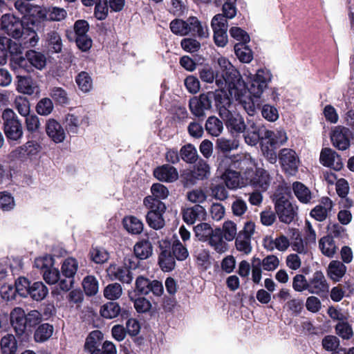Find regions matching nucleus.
<instances>
[{"label": "nucleus", "instance_id": "1", "mask_svg": "<svg viewBox=\"0 0 354 354\" xmlns=\"http://www.w3.org/2000/svg\"><path fill=\"white\" fill-rule=\"evenodd\" d=\"M221 71L216 75V84L218 88L227 90L231 96L239 97L245 88V84L239 72L224 57L217 60Z\"/></svg>", "mask_w": 354, "mask_h": 354}, {"label": "nucleus", "instance_id": "2", "mask_svg": "<svg viewBox=\"0 0 354 354\" xmlns=\"http://www.w3.org/2000/svg\"><path fill=\"white\" fill-rule=\"evenodd\" d=\"M286 132L283 129L269 130L266 128L264 141L261 143V151L270 162L277 160L275 149L285 145L288 141Z\"/></svg>", "mask_w": 354, "mask_h": 354}, {"label": "nucleus", "instance_id": "3", "mask_svg": "<svg viewBox=\"0 0 354 354\" xmlns=\"http://www.w3.org/2000/svg\"><path fill=\"white\" fill-rule=\"evenodd\" d=\"M222 118L226 128L230 133H241L245 130V124L243 118L234 110L230 98L229 104L223 106L218 113Z\"/></svg>", "mask_w": 354, "mask_h": 354}, {"label": "nucleus", "instance_id": "4", "mask_svg": "<svg viewBox=\"0 0 354 354\" xmlns=\"http://www.w3.org/2000/svg\"><path fill=\"white\" fill-rule=\"evenodd\" d=\"M232 162V157L223 156L220 158L218 169L222 172L221 178L225 185L229 189H234L244 186L246 183L241 178L240 173L234 170Z\"/></svg>", "mask_w": 354, "mask_h": 354}, {"label": "nucleus", "instance_id": "5", "mask_svg": "<svg viewBox=\"0 0 354 354\" xmlns=\"http://www.w3.org/2000/svg\"><path fill=\"white\" fill-rule=\"evenodd\" d=\"M3 130L8 140L17 141L23 136V128L16 113L10 109H6L2 113Z\"/></svg>", "mask_w": 354, "mask_h": 354}, {"label": "nucleus", "instance_id": "6", "mask_svg": "<svg viewBox=\"0 0 354 354\" xmlns=\"http://www.w3.org/2000/svg\"><path fill=\"white\" fill-rule=\"evenodd\" d=\"M24 34L21 21L11 14L3 15L0 19V35L19 39Z\"/></svg>", "mask_w": 354, "mask_h": 354}, {"label": "nucleus", "instance_id": "7", "mask_svg": "<svg viewBox=\"0 0 354 354\" xmlns=\"http://www.w3.org/2000/svg\"><path fill=\"white\" fill-rule=\"evenodd\" d=\"M272 77L270 71L267 68L257 70L255 75L250 74V82L248 87L250 93L254 97H260L267 88Z\"/></svg>", "mask_w": 354, "mask_h": 354}, {"label": "nucleus", "instance_id": "8", "mask_svg": "<svg viewBox=\"0 0 354 354\" xmlns=\"http://www.w3.org/2000/svg\"><path fill=\"white\" fill-rule=\"evenodd\" d=\"M229 99L230 97L226 93V89L218 88L215 91L201 94L199 97L196 98V100L200 102L203 109L208 110L212 107V100H214L216 109L219 113L223 106L229 104Z\"/></svg>", "mask_w": 354, "mask_h": 354}, {"label": "nucleus", "instance_id": "9", "mask_svg": "<svg viewBox=\"0 0 354 354\" xmlns=\"http://www.w3.org/2000/svg\"><path fill=\"white\" fill-rule=\"evenodd\" d=\"M278 156L282 170L288 175H295L300 165L299 157L296 151L292 149L283 148L279 151Z\"/></svg>", "mask_w": 354, "mask_h": 354}, {"label": "nucleus", "instance_id": "10", "mask_svg": "<svg viewBox=\"0 0 354 354\" xmlns=\"http://www.w3.org/2000/svg\"><path fill=\"white\" fill-rule=\"evenodd\" d=\"M255 231L254 223L247 221L235 239V246L238 251L245 254H248L252 252L251 238Z\"/></svg>", "mask_w": 354, "mask_h": 354}, {"label": "nucleus", "instance_id": "11", "mask_svg": "<svg viewBox=\"0 0 354 354\" xmlns=\"http://www.w3.org/2000/svg\"><path fill=\"white\" fill-rule=\"evenodd\" d=\"M211 26L214 32V41L218 47H224L228 41L227 20L221 14L216 15L212 19Z\"/></svg>", "mask_w": 354, "mask_h": 354}, {"label": "nucleus", "instance_id": "12", "mask_svg": "<svg viewBox=\"0 0 354 354\" xmlns=\"http://www.w3.org/2000/svg\"><path fill=\"white\" fill-rule=\"evenodd\" d=\"M274 208L280 221L285 223H291L297 215V207L284 196L277 198Z\"/></svg>", "mask_w": 354, "mask_h": 354}, {"label": "nucleus", "instance_id": "13", "mask_svg": "<svg viewBox=\"0 0 354 354\" xmlns=\"http://www.w3.org/2000/svg\"><path fill=\"white\" fill-rule=\"evenodd\" d=\"M161 250L158 258V264L164 272H170L176 266L175 258L171 254V242L168 239L158 241Z\"/></svg>", "mask_w": 354, "mask_h": 354}, {"label": "nucleus", "instance_id": "14", "mask_svg": "<svg viewBox=\"0 0 354 354\" xmlns=\"http://www.w3.org/2000/svg\"><path fill=\"white\" fill-rule=\"evenodd\" d=\"M266 131V127L261 124H257L254 122H249V126L243 132V137L245 143L250 146H255L260 142L261 146L262 141H264V137Z\"/></svg>", "mask_w": 354, "mask_h": 354}, {"label": "nucleus", "instance_id": "15", "mask_svg": "<svg viewBox=\"0 0 354 354\" xmlns=\"http://www.w3.org/2000/svg\"><path fill=\"white\" fill-rule=\"evenodd\" d=\"M28 63H30L37 69L42 70L46 65V57L41 53L30 50L26 53V58L20 57L17 62L19 68L30 71Z\"/></svg>", "mask_w": 354, "mask_h": 354}, {"label": "nucleus", "instance_id": "16", "mask_svg": "<svg viewBox=\"0 0 354 354\" xmlns=\"http://www.w3.org/2000/svg\"><path fill=\"white\" fill-rule=\"evenodd\" d=\"M88 116L82 112L68 113L64 120V125L68 133L77 134L80 127L88 126Z\"/></svg>", "mask_w": 354, "mask_h": 354}, {"label": "nucleus", "instance_id": "17", "mask_svg": "<svg viewBox=\"0 0 354 354\" xmlns=\"http://www.w3.org/2000/svg\"><path fill=\"white\" fill-rule=\"evenodd\" d=\"M186 35H192L199 39L207 38L209 29L205 23L198 20L196 17H189L186 19Z\"/></svg>", "mask_w": 354, "mask_h": 354}, {"label": "nucleus", "instance_id": "18", "mask_svg": "<svg viewBox=\"0 0 354 354\" xmlns=\"http://www.w3.org/2000/svg\"><path fill=\"white\" fill-rule=\"evenodd\" d=\"M350 136L351 131L348 129L337 126L332 131L330 139L335 147L344 151L350 146Z\"/></svg>", "mask_w": 354, "mask_h": 354}, {"label": "nucleus", "instance_id": "19", "mask_svg": "<svg viewBox=\"0 0 354 354\" xmlns=\"http://www.w3.org/2000/svg\"><path fill=\"white\" fill-rule=\"evenodd\" d=\"M231 165L235 169H239L241 171H244V176L245 179L254 171V168L256 166L254 160L249 153H243L234 156Z\"/></svg>", "mask_w": 354, "mask_h": 354}, {"label": "nucleus", "instance_id": "20", "mask_svg": "<svg viewBox=\"0 0 354 354\" xmlns=\"http://www.w3.org/2000/svg\"><path fill=\"white\" fill-rule=\"evenodd\" d=\"M270 180L271 178L267 171L258 168L246 178V183L259 188L262 191H266L270 184Z\"/></svg>", "mask_w": 354, "mask_h": 354}, {"label": "nucleus", "instance_id": "21", "mask_svg": "<svg viewBox=\"0 0 354 354\" xmlns=\"http://www.w3.org/2000/svg\"><path fill=\"white\" fill-rule=\"evenodd\" d=\"M328 284L321 271H316L308 279V292L310 294L321 295L328 292Z\"/></svg>", "mask_w": 354, "mask_h": 354}, {"label": "nucleus", "instance_id": "22", "mask_svg": "<svg viewBox=\"0 0 354 354\" xmlns=\"http://www.w3.org/2000/svg\"><path fill=\"white\" fill-rule=\"evenodd\" d=\"M45 128L47 136L55 143L59 144L64 141L65 130L57 120L53 118L48 119L46 122Z\"/></svg>", "mask_w": 354, "mask_h": 354}, {"label": "nucleus", "instance_id": "23", "mask_svg": "<svg viewBox=\"0 0 354 354\" xmlns=\"http://www.w3.org/2000/svg\"><path fill=\"white\" fill-rule=\"evenodd\" d=\"M333 207V201L328 197H322L319 203L311 209L310 215L317 221H324L330 215Z\"/></svg>", "mask_w": 354, "mask_h": 354}, {"label": "nucleus", "instance_id": "24", "mask_svg": "<svg viewBox=\"0 0 354 354\" xmlns=\"http://www.w3.org/2000/svg\"><path fill=\"white\" fill-rule=\"evenodd\" d=\"M319 160L324 166L331 167L336 171L340 170L343 167L341 157L330 148L322 150Z\"/></svg>", "mask_w": 354, "mask_h": 354}, {"label": "nucleus", "instance_id": "25", "mask_svg": "<svg viewBox=\"0 0 354 354\" xmlns=\"http://www.w3.org/2000/svg\"><path fill=\"white\" fill-rule=\"evenodd\" d=\"M106 272L111 280H119L126 283H130L133 280L129 268L127 266L110 265Z\"/></svg>", "mask_w": 354, "mask_h": 354}, {"label": "nucleus", "instance_id": "26", "mask_svg": "<svg viewBox=\"0 0 354 354\" xmlns=\"http://www.w3.org/2000/svg\"><path fill=\"white\" fill-rule=\"evenodd\" d=\"M10 317L11 325L17 335H23L26 329L25 311L20 307H16L10 312Z\"/></svg>", "mask_w": 354, "mask_h": 354}, {"label": "nucleus", "instance_id": "27", "mask_svg": "<svg viewBox=\"0 0 354 354\" xmlns=\"http://www.w3.org/2000/svg\"><path fill=\"white\" fill-rule=\"evenodd\" d=\"M46 28L47 32L44 35V39L48 48L53 53H60L62 49V40L59 32L55 28Z\"/></svg>", "mask_w": 354, "mask_h": 354}, {"label": "nucleus", "instance_id": "28", "mask_svg": "<svg viewBox=\"0 0 354 354\" xmlns=\"http://www.w3.org/2000/svg\"><path fill=\"white\" fill-rule=\"evenodd\" d=\"M41 147L37 142L28 141L24 145L17 147L12 151L13 156L18 158L32 157L37 155Z\"/></svg>", "mask_w": 354, "mask_h": 354}, {"label": "nucleus", "instance_id": "29", "mask_svg": "<svg viewBox=\"0 0 354 354\" xmlns=\"http://www.w3.org/2000/svg\"><path fill=\"white\" fill-rule=\"evenodd\" d=\"M205 216L206 211L200 205H196L192 207L187 208L183 212V221L189 225L194 224L197 220H204Z\"/></svg>", "mask_w": 354, "mask_h": 354}, {"label": "nucleus", "instance_id": "30", "mask_svg": "<svg viewBox=\"0 0 354 354\" xmlns=\"http://www.w3.org/2000/svg\"><path fill=\"white\" fill-rule=\"evenodd\" d=\"M221 229L217 227L208 240V245L217 253L222 254L228 250V244L223 239Z\"/></svg>", "mask_w": 354, "mask_h": 354}, {"label": "nucleus", "instance_id": "31", "mask_svg": "<svg viewBox=\"0 0 354 354\" xmlns=\"http://www.w3.org/2000/svg\"><path fill=\"white\" fill-rule=\"evenodd\" d=\"M292 189L295 197L303 204H310L314 196L310 189L301 182L296 181L292 185Z\"/></svg>", "mask_w": 354, "mask_h": 354}, {"label": "nucleus", "instance_id": "32", "mask_svg": "<svg viewBox=\"0 0 354 354\" xmlns=\"http://www.w3.org/2000/svg\"><path fill=\"white\" fill-rule=\"evenodd\" d=\"M151 192L152 196H148L144 198L143 205L144 206L149 209L146 215V221L148 225L155 229V209H153L155 206V183H153L151 187Z\"/></svg>", "mask_w": 354, "mask_h": 354}, {"label": "nucleus", "instance_id": "33", "mask_svg": "<svg viewBox=\"0 0 354 354\" xmlns=\"http://www.w3.org/2000/svg\"><path fill=\"white\" fill-rule=\"evenodd\" d=\"M178 178L177 169L169 165L156 168V178L165 182H174Z\"/></svg>", "mask_w": 354, "mask_h": 354}, {"label": "nucleus", "instance_id": "34", "mask_svg": "<svg viewBox=\"0 0 354 354\" xmlns=\"http://www.w3.org/2000/svg\"><path fill=\"white\" fill-rule=\"evenodd\" d=\"M28 17H32L31 20L32 24H35L36 21L41 23L44 28L48 27L47 23L48 10L45 8H41L37 5H32L29 9Z\"/></svg>", "mask_w": 354, "mask_h": 354}, {"label": "nucleus", "instance_id": "35", "mask_svg": "<svg viewBox=\"0 0 354 354\" xmlns=\"http://www.w3.org/2000/svg\"><path fill=\"white\" fill-rule=\"evenodd\" d=\"M319 248L324 256L332 258L337 252V246L332 236H325L319 241Z\"/></svg>", "mask_w": 354, "mask_h": 354}, {"label": "nucleus", "instance_id": "36", "mask_svg": "<svg viewBox=\"0 0 354 354\" xmlns=\"http://www.w3.org/2000/svg\"><path fill=\"white\" fill-rule=\"evenodd\" d=\"M122 223L124 229L131 234H140L143 230L142 222L133 216H125Z\"/></svg>", "mask_w": 354, "mask_h": 354}, {"label": "nucleus", "instance_id": "37", "mask_svg": "<svg viewBox=\"0 0 354 354\" xmlns=\"http://www.w3.org/2000/svg\"><path fill=\"white\" fill-rule=\"evenodd\" d=\"M346 271L345 265L339 261H332L328 268V275L329 277L335 281H339Z\"/></svg>", "mask_w": 354, "mask_h": 354}, {"label": "nucleus", "instance_id": "38", "mask_svg": "<svg viewBox=\"0 0 354 354\" xmlns=\"http://www.w3.org/2000/svg\"><path fill=\"white\" fill-rule=\"evenodd\" d=\"M48 288L41 281L33 283L29 287L28 295L35 301L43 300L48 295Z\"/></svg>", "mask_w": 354, "mask_h": 354}, {"label": "nucleus", "instance_id": "39", "mask_svg": "<svg viewBox=\"0 0 354 354\" xmlns=\"http://www.w3.org/2000/svg\"><path fill=\"white\" fill-rule=\"evenodd\" d=\"M103 334L100 330L92 331L86 339L84 348L88 351L100 350L99 347L103 339Z\"/></svg>", "mask_w": 354, "mask_h": 354}, {"label": "nucleus", "instance_id": "40", "mask_svg": "<svg viewBox=\"0 0 354 354\" xmlns=\"http://www.w3.org/2000/svg\"><path fill=\"white\" fill-rule=\"evenodd\" d=\"M210 174V167L207 162L201 159L195 165L191 175L196 180H203L207 178Z\"/></svg>", "mask_w": 354, "mask_h": 354}, {"label": "nucleus", "instance_id": "41", "mask_svg": "<svg viewBox=\"0 0 354 354\" xmlns=\"http://www.w3.org/2000/svg\"><path fill=\"white\" fill-rule=\"evenodd\" d=\"M3 354H16L17 342L13 335L8 334L3 336L0 342Z\"/></svg>", "mask_w": 354, "mask_h": 354}, {"label": "nucleus", "instance_id": "42", "mask_svg": "<svg viewBox=\"0 0 354 354\" xmlns=\"http://www.w3.org/2000/svg\"><path fill=\"white\" fill-rule=\"evenodd\" d=\"M236 0H214L216 6L223 5V17L227 19H232L236 15V8L234 5Z\"/></svg>", "mask_w": 354, "mask_h": 354}, {"label": "nucleus", "instance_id": "43", "mask_svg": "<svg viewBox=\"0 0 354 354\" xmlns=\"http://www.w3.org/2000/svg\"><path fill=\"white\" fill-rule=\"evenodd\" d=\"M180 157L185 162L192 164L197 160V150L193 145L187 144L181 147Z\"/></svg>", "mask_w": 354, "mask_h": 354}, {"label": "nucleus", "instance_id": "44", "mask_svg": "<svg viewBox=\"0 0 354 354\" xmlns=\"http://www.w3.org/2000/svg\"><path fill=\"white\" fill-rule=\"evenodd\" d=\"M205 129L212 136L217 137L223 131V122L215 116H210L206 121Z\"/></svg>", "mask_w": 354, "mask_h": 354}, {"label": "nucleus", "instance_id": "45", "mask_svg": "<svg viewBox=\"0 0 354 354\" xmlns=\"http://www.w3.org/2000/svg\"><path fill=\"white\" fill-rule=\"evenodd\" d=\"M53 326L49 324L40 325L35 330L34 339L37 342H44L48 340L53 333Z\"/></svg>", "mask_w": 354, "mask_h": 354}, {"label": "nucleus", "instance_id": "46", "mask_svg": "<svg viewBox=\"0 0 354 354\" xmlns=\"http://www.w3.org/2000/svg\"><path fill=\"white\" fill-rule=\"evenodd\" d=\"M17 78V91L19 92L27 95H32L35 93L37 86L31 78L20 75H18Z\"/></svg>", "mask_w": 354, "mask_h": 354}, {"label": "nucleus", "instance_id": "47", "mask_svg": "<svg viewBox=\"0 0 354 354\" xmlns=\"http://www.w3.org/2000/svg\"><path fill=\"white\" fill-rule=\"evenodd\" d=\"M289 239L284 235H281L274 240H268L266 241V248L268 250H272L274 248L279 251H285L290 246Z\"/></svg>", "mask_w": 354, "mask_h": 354}, {"label": "nucleus", "instance_id": "48", "mask_svg": "<svg viewBox=\"0 0 354 354\" xmlns=\"http://www.w3.org/2000/svg\"><path fill=\"white\" fill-rule=\"evenodd\" d=\"M195 236L201 241H208L214 232L211 225L207 223H202L194 228Z\"/></svg>", "mask_w": 354, "mask_h": 354}, {"label": "nucleus", "instance_id": "49", "mask_svg": "<svg viewBox=\"0 0 354 354\" xmlns=\"http://www.w3.org/2000/svg\"><path fill=\"white\" fill-rule=\"evenodd\" d=\"M77 261L72 257L64 260L62 266V272L66 278H73L78 270Z\"/></svg>", "mask_w": 354, "mask_h": 354}, {"label": "nucleus", "instance_id": "50", "mask_svg": "<svg viewBox=\"0 0 354 354\" xmlns=\"http://www.w3.org/2000/svg\"><path fill=\"white\" fill-rule=\"evenodd\" d=\"M120 312V306L116 302H107L100 309L101 315L106 319L116 317Z\"/></svg>", "mask_w": 354, "mask_h": 354}, {"label": "nucleus", "instance_id": "51", "mask_svg": "<svg viewBox=\"0 0 354 354\" xmlns=\"http://www.w3.org/2000/svg\"><path fill=\"white\" fill-rule=\"evenodd\" d=\"M234 52L239 59L245 63H249L252 59V53L245 44H236Z\"/></svg>", "mask_w": 354, "mask_h": 354}, {"label": "nucleus", "instance_id": "52", "mask_svg": "<svg viewBox=\"0 0 354 354\" xmlns=\"http://www.w3.org/2000/svg\"><path fill=\"white\" fill-rule=\"evenodd\" d=\"M221 229L226 241H233L238 234L236 224L232 221H225Z\"/></svg>", "mask_w": 354, "mask_h": 354}, {"label": "nucleus", "instance_id": "53", "mask_svg": "<svg viewBox=\"0 0 354 354\" xmlns=\"http://www.w3.org/2000/svg\"><path fill=\"white\" fill-rule=\"evenodd\" d=\"M82 286L87 295H95L98 292L99 283L94 276L88 275L84 277Z\"/></svg>", "mask_w": 354, "mask_h": 354}, {"label": "nucleus", "instance_id": "54", "mask_svg": "<svg viewBox=\"0 0 354 354\" xmlns=\"http://www.w3.org/2000/svg\"><path fill=\"white\" fill-rule=\"evenodd\" d=\"M75 81L80 89L84 93L90 91L93 87L92 79L86 72L79 73Z\"/></svg>", "mask_w": 354, "mask_h": 354}, {"label": "nucleus", "instance_id": "55", "mask_svg": "<svg viewBox=\"0 0 354 354\" xmlns=\"http://www.w3.org/2000/svg\"><path fill=\"white\" fill-rule=\"evenodd\" d=\"M152 246L148 241H142L136 244L134 246V252L136 256L141 259H147L152 254Z\"/></svg>", "mask_w": 354, "mask_h": 354}, {"label": "nucleus", "instance_id": "56", "mask_svg": "<svg viewBox=\"0 0 354 354\" xmlns=\"http://www.w3.org/2000/svg\"><path fill=\"white\" fill-rule=\"evenodd\" d=\"M171 254L178 261H184L189 256L187 249L178 241H176L171 245Z\"/></svg>", "mask_w": 354, "mask_h": 354}, {"label": "nucleus", "instance_id": "57", "mask_svg": "<svg viewBox=\"0 0 354 354\" xmlns=\"http://www.w3.org/2000/svg\"><path fill=\"white\" fill-rule=\"evenodd\" d=\"M216 149L223 153L231 151L239 147V142L236 140H230L220 138L216 140Z\"/></svg>", "mask_w": 354, "mask_h": 354}, {"label": "nucleus", "instance_id": "58", "mask_svg": "<svg viewBox=\"0 0 354 354\" xmlns=\"http://www.w3.org/2000/svg\"><path fill=\"white\" fill-rule=\"evenodd\" d=\"M122 294L121 285L118 283L109 284L104 290V296L109 300H116Z\"/></svg>", "mask_w": 354, "mask_h": 354}, {"label": "nucleus", "instance_id": "59", "mask_svg": "<svg viewBox=\"0 0 354 354\" xmlns=\"http://www.w3.org/2000/svg\"><path fill=\"white\" fill-rule=\"evenodd\" d=\"M91 259L97 264L106 263L109 259V254L103 248H93L90 252Z\"/></svg>", "mask_w": 354, "mask_h": 354}, {"label": "nucleus", "instance_id": "60", "mask_svg": "<svg viewBox=\"0 0 354 354\" xmlns=\"http://www.w3.org/2000/svg\"><path fill=\"white\" fill-rule=\"evenodd\" d=\"M137 290L142 295H148L150 292L154 294V287L153 282L149 281V279L140 277L136 279V281Z\"/></svg>", "mask_w": 354, "mask_h": 354}, {"label": "nucleus", "instance_id": "61", "mask_svg": "<svg viewBox=\"0 0 354 354\" xmlns=\"http://www.w3.org/2000/svg\"><path fill=\"white\" fill-rule=\"evenodd\" d=\"M261 112L263 118L268 122H275L279 118V111L272 105L268 104L263 105Z\"/></svg>", "mask_w": 354, "mask_h": 354}, {"label": "nucleus", "instance_id": "62", "mask_svg": "<svg viewBox=\"0 0 354 354\" xmlns=\"http://www.w3.org/2000/svg\"><path fill=\"white\" fill-rule=\"evenodd\" d=\"M53 107L52 100L48 97H44L38 102L36 111L41 115H48L53 111Z\"/></svg>", "mask_w": 354, "mask_h": 354}, {"label": "nucleus", "instance_id": "63", "mask_svg": "<svg viewBox=\"0 0 354 354\" xmlns=\"http://www.w3.org/2000/svg\"><path fill=\"white\" fill-rule=\"evenodd\" d=\"M15 107L22 116H27L30 113V102L25 97H17L15 100Z\"/></svg>", "mask_w": 354, "mask_h": 354}, {"label": "nucleus", "instance_id": "64", "mask_svg": "<svg viewBox=\"0 0 354 354\" xmlns=\"http://www.w3.org/2000/svg\"><path fill=\"white\" fill-rule=\"evenodd\" d=\"M279 265V260L275 255H268L262 261L260 259V266L266 271H273L276 270Z\"/></svg>", "mask_w": 354, "mask_h": 354}]
</instances>
